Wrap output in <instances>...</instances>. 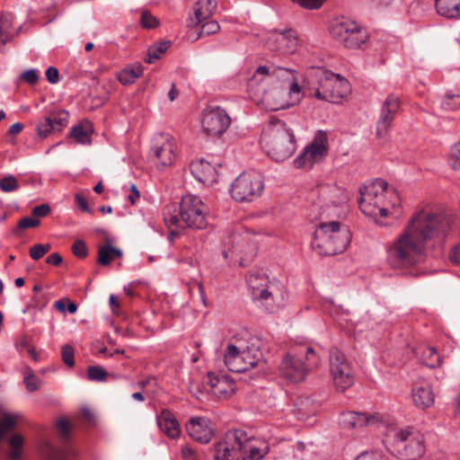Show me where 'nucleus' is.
I'll use <instances>...</instances> for the list:
<instances>
[{
	"label": "nucleus",
	"mask_w": 460,
	"mask_h": 460,
	"mask_svg": "<svg viewBox=\"0 0 460 460\" xmlns=\"http://www.w3.org/2000/svg\"><path fill=\"white\" fill-rule=\"evenodd\" d=\"M448 230V222L440 216L424 210L418 212L388 250L389 264L394 269L414 265L428 243L436 237L445 235Z\"/></svg>",
	"instance_id": "f257e3e1"
},
{
	"label": "nucleus",
	"mask_w": 460,
	"mask_h": 460,
	"mask_svg": "<svg viewBox=\"0 0 460 460\" xmlns=\"http://www.w3.org/2000/svg\"><path fill=\"white\" fill-rule=\"evenodd\" d=\"M206 205L195 195L182 197L180 205L171 203L164 207L163 217L165 226H185L193 229L207 226Z\"/></svg>",
	"instance_id": "f03ea898"
},
{
	"label": "nucleus",
	"mask_w": 460,
	"mask_h": 460,
	"mask_svg": "<svg viewBox=\"0 0 460 460\" xmlns=\"http://www.w3.org/2000/svg\"><path fill=\"white\" fill-rule=\"evenodd\" d=\"M307 79L311 95L321 101L338 103L349 92L347 79L321 66L312 67L308 71Z\"/></svg>",
	"instance_id": "7ed1b4c3"
},
{
	"label": "nucleus",
	"mask_w": 460,
	"mask_h": 460,
	"mask_svg": "<svg viewBox=\"0 0 460 460\" xmlns=\"http://www.w3.org/2000/svg\"><path fill=\"white\" fill-rule=\"evenodd\" d=\"M261 144L268 155L277 162L289 158L296 147L292 129L284 121L277 119L270 120L263 128Z\"/></svg>",
	"instance_id": "20e7f679"
},
{
	"label": "nucleus",
	"mask_w": 460,
	"mask_h": 460,
	"mask_svg": "<svg viewBox=\"0 0 460 460\" xmlns=\"http://www.w3.org/2000/svg\"><path fill=\"white\" fill-rule=\"evenodd\" d=\"M351 234L347 226L338 221L321 223L314 232L313 249L321 256L342 253L349 244Z\"/></svg>",
	"instance_id": "39448f33"
},
{
	"label": "nucleus",
	"mask_w": 460,
	"mask_h": 460,
	"mask_svg": "<svg viewBox=\"0 0 460 460\" xmlns=\"http://www.w3.org/2000/svg\"><path fill=\"white\" fill-rule=\"evenodd\" d=\"M297 356L288 354L279 367L281 374L295 383L304 381L307 373L316 367L320 361L311 347L301 345L297 348Z\"/></svg>",
	"instance_id": "423d86ee"
},
{
	"label": "nucleus",
	"mask_w": 460,
	"mask_h": 460,
	"mask_svg": "<svg viewBox=\"0 0 460 460\" xmlns=\"http://www.w3.org/2000/svg\"><path fill=\"white\" fill-rule=\"evenodd\" d=\"M392 447L393 453L402 460H418L426 450L423 435L412 428L397 430Z\"/></svg>",
	"instance_id": "0eeeda50"
},
{
	"label": "nucleus",
	"mask_w": 460,
	"mask_h": 460,
	"mask_svg": "<svg viewBox=\"0 0 460 460\" xmlns=\"http://www.w3.org/2000/svg\"><path fill=\"white\" fill-rule=\"evenodd\" d=\"M246 282L252 296V298L260 303L268 313H274L279 305L276 304V294L274 286L269 285L268 278L265 274L253 272L248 275Z\"/></svg>",
	"instance_id": "6e6552de"
},
{
	"label": "nucleus",
	"mask_w": 460,
	"mask_h": 460,
	"mask_svg": "<svg viewBox=\"0 0 460 460\" xmlns=\"http://www.w3.org/2000/svg\"><path fill=\"white\" fill-rule=\"evenodd\" d=\"M247 434L241 429L227 431L224 437L215 443L213 447L214 460H238L242 450L246 447Z\"/></svg>",
	"instance_id": "1a4fd4ad"
},
{
	"label": "nucleus",
	"mask_w": 460,
	"mask_h": 460,
	"mask_svg": "<svg viewBox=\"0 0 460 460\" xmlns=\"http://www.w3.org/2000/svg\"><path fill=\"white\" fill-rule=\"evenodd\" d=\"M330 33L334 40L348 49H360L367 40V31L350 20L333 23L331 26Z\"/></svg>",
	"instance_id": "9d476101"
},
{
	"label": "nucleus",
	"mask_w": 460,
	"mask_h": 460,
	"mask_svg": "<svg viewBox=\"0 0 460 460\" xmlns=\"http://www.w3.org/2000/svg\"><path fill=\"white\" fill-rule=\"evenodd\" d=\"M264 185L260 174L243 172L231 184L230 193L238 202L252 201L261 196Z\"/></svg>",
	"instance_id": "9b49d317"
},
{
	"label": "nucleus",
	"mask_w": 460,
	"mask_h": 460,
	"mask_svg": "<svg viewBox=\"0 0 460 460\" xmlns=\"http://www.w3.org/2000/svg\"><path fill=\"white\" fill-rule=\"evenodd\" d=\"M330 367L337 390L344 392L354 384L355 376L352 365L337 348H332L330 350Z\"/></svg>",
	"instance_id": "f8f14e48"
},
{
	"label": "nucleus",
	"mask_w": 460,
	"mask_h": 460,
	"mask_svg": "<svg viewBox=\"0 0 460 460\" xmlns=\"http://www.w3.org/2000/svg\"><path fill=\"white\" fill-rule=\"evenodd\" d=\"M296 76V71L282 66H260L248 82V90L252 91L259 85H265L274 82L288 84Z\"/></svg>",
	"instance_id": "ddd939ff"
},
{
	"label": "nucleus",
	"mask_w": 460,
	"mask_h": 460,
	"mask_svg": "<svg viewBox=\"0 0 460 460\" xmlns=\"http://www.w3.org/2000/svg\"><path fill=\"white\" fill-rule=\"evenodd\" d=\"M230 124L231 118L220 107H209L203 112L201 125L208 135L219 137L226 131Z\"/></svg>",
	"instance_id": "4468645a"
},
{
	"label": "nucleus",
	"mask_w": 460,
	"mask_h": 460,
	"mask_svg": "<svg viewBox=\"0 0 460 460\" xmlns=\"http://www.w3.org/2000/svg\"><path fill=\"white\" fill-rule=\"evenodd\" d=\"M399 108V98L394 94H389L381 107L376 121V135L378 139H385L388 137L394 116L398 112Z\"/></svg>",
	"instance_id": "2eb2a0df"
},
{
	"label": "nucleus",
	"mask_w": 460,
	"mask_h": 460,
	"mask_svg": "<svg viewBox=\"0 0 460 460\" xmlns=\"http://www.w3.org/2000/svg\"><path fill=\"white\" fill-rule=\"evenodd\" d=\"M388 182L377 178L369 184L359 189L360 198L358 206L363 214H373L375 207L371 205V199H384L385 192L387 190Z\"/></svg>",
	"instance_id": "dca6fc26"
},
{
	"label": "nucleus",
	"mask_w": 460,
	"mask_h": 460,
	"mask_svg": "<svg viewBox=\"0 0 460 460\" xmlns=\"http://www.w3.org/2000/svg\"><path fill=\"white\" fill-rule=\"evenodd\" d=\"M186 429L190 437L200 444H208L215 436L214 425L206 417L190 418L186 423Z\"/></svg>",
	"instance_id": "f3484780"
},
{
	"label": "nucleus",
	"mask_w": 460,
	"mask_h": 460,
	"mask_svg": "<svg viewBox=\"0 0 460 460\" xmlns=\"http://www.w3.org/2000/svg\"><path fill=\"white\" fill-rule=\"evenodd\" d=\"M69 114L65 110L52 111L39 121L36 127L40 138H47L54 131H61L67 125Z\"/></svg>",
	"instance_id": "a211bd4d"
},
{
	"label": "nucleus",
	"mask_w": 460,
	"mask_h": 460,
	"mask_svg": "<svg viewBox=\"0 0 460 460\" xmlns=\"http://www.w3.org/2000/svg\"><path fill=\"white\" fill-rule=\"evenodd\" d=\"M250 92L258 96L262 95L263 102L272 111L285 110L294 105V102L288 99L287 89L283 87L267 91L265 85H259Z\"/></svg>",
	"instance_id": "6ab92c4d"
},
{
	"label": "nucleus",
	"mask_w": 460,
	"mask_h": 460,
	"mask_svg": "<svg viewBox=\"0 0 460 460\" xmlns=\"http://www.w3.org/2000/svg\"><path fill=\"white\" fill-rule=\"evenodd\" d=\"M297 36L295 31L289 29L284 31H273L267 40L268 48L272 51L293 53L297 46Z\"/></svg>",
	"instance_id": "aec40b11"
},
{
	"label": "nucleus",
	"mask_w": 460,
	"mask_h": 460,
	"mask_svg": "<svg viewBox=\"0 0 460 460\" xmlns=\"http://www.w3.org/2000/svg\"><path fill=\"white\" fill-rule=\"evenodd\" d=\"M381 421L379 414H367L358 411H343L340 414L339 424L344 429H357L375 425Z\"/></svg>",
	"instance_id": "412c9836"
},
{
	"label": "nucleus",
	"mask_w": 460,
	"mask_h": 460,
	"mask_svg": "<svg viewBox=\"0 0 460 460\" xmlns=\"http://www.w3.org/2000/svg\"><path fill=\"white\" fill-rule=\"evenodd\" d=\"M305 149L314 164L323 161L329 153V143L326 132L322 130L318 131L313 141L305 146Z\"/></svg>",
	"instance_id": "4be33fe9"
},
{
	"label": "nucleus",
	"mask_w": 460,
	"mask_h": 460,
	"mask_svg": "<svg viewBox=\"0 0 460 460\" xmlns=\"http://www.w3.org/2000/svg\"><path fill=\"white\" fill-rule=\"evenodd\" d=\"M190 170L194 178L199 182L212 184L217 181V170L210 163L203 159L191 162Z\"/></svg>",
	"instance_id": "5701e85b"
},
{
	"label": "nucleus",
	"mask_w": 460,
	"mask_h": 460,
	"mask_svg": "<svg viewBox=\"0 0 460 460\" xmlns=\"http://www.w3.org/2000/svg\"><path fill=\"white\" fill-rule=\"evenodd\" d=\"M242 346L228 344L225 352L224 361L231 372L243 373L247 371L246 363L243 359Z\"/></svg>",
	"instance_id": "b1692460"
},
{
	"label": "nucleus",
	"mask_w": 460,
	"mask_h": 460,
	"mask_svg": "<svg viewBox=\"0 0 460 460\" xmlns=\"http://www.w3.org/2000/svg\"><path fill=\"white\" fill-rule=\"evenodd\" d=\"M152 153L158 161V165L169 166L174 162L176 157L175 145L169 138H165L162 143L157 142L154 145Z\"/></svg>",
	"instance_id": "393cba45"
},
{
	"label": "nucleus",
	"mask_w": 460,
	"mask_h": 460,
	"mask_svg": "<svg viewBox=\"0 0 460 460\" xmlns=\"http://www.w3.org/2000/svg\"><path fill=\"white\" fill-rule=\"evenodd\" d=\"M215 0H199L193 6L194 17H190V27L197 26L209 19L217 10Z\"/></svg>",
	"instance_id": "a878e982"
},
{
	"label": "nucleus",
	"mask_w": 460,
	"mask_h": 460,
	"mask_svg": "<svg viewBox=\"0 0 460 460\" xmlns=\"http://www.w3.org/2000/svg\"><path fill=\"white\" fill-rule=\"evenodd\" d=\"M160 429L171 438L180 436V425L174 415L169 410H163L157 416Z\"/></svg>",
	"instance_id": "bb28decb"
},
{
	"label": "nucleus",
	"mask_w": 460,
	"mask_h": 460,
	"mask_svg": "<svg viewBox=\"0 0 460 460\" xmlns=\"http://www.w3.org/2000/svg\"><path fill=\"white\" fill-rule=\"evenodd\" d=\"M411 395L414 404L420 409L429 408L434 403V394L429 386H414Z\"/></svg>",
	"instance_id": "cd10ccee"
},
{
	"label": "nucleus",
	"mask_w": 460,
	"mask_h": 460,
	"mask_svg": "<svg viewBox=\"0 0 460 460\" xmlns=\"http://www.w3.org/2000/svg\"><path fill=\"white\" fill-rule=\"evenodd\" d=\"M435 6L439 15L447 18L460 17V0H436Z\"/></svg>",
	"instance_id": "c85d7f7f"
},
{
	"label": "nucleus",
	"mask_w": 460,
	"mask_h": 460,
	"mask_svg": "<svg viewBox=\"0 0 460 460\" xmlns=\"http://www.w3.org/2000/svg\"><path fill=\"white\" fill-rule=\"evenodd\" d=\"M93 132V125L85 120L74 126L70 130L69 136L78 143L85 145L91 143Z\"/></svg>",
	"instance_id": "c756f323"
},
{
	"label": "nucleus",
	"mask_w": 460,
	"mask_h": 460,
	"mask_svg": "<svg viewBox=\"0 0 460 460\" xmlns=\"http://www.w3.org/2000/svg\"><path fill=\"white\" fill-rule=\"evenodd\" d=\"M122 251L106 243L99 247L97 262L102 266L109 265L115 258H120Z\"/></svg>",
	"instance_id": "7c9ffc66"
},
{
	"label": "nucleus",
	"mask_w": 460,
	"mask_h": 460,
	"mask_svg": "<svg viewBox=\"0 0 460 460\" xmlns=\"http://www.w3.org/2000/svg\"><path fill=\"white\" fill-rule=\"evenodd\" d=\"M144 67L140 64L133 65L122 69L118 74V80L124 85L131 84L136 82L137 78L142 76Z\"/></svg>",
	"instance_id": "2f4dec72"
},
{
	"label": "nucleus",
	"mask_w": 460,
	"mask_h": 460,
	"mask_svg": "<svg viewBox=\"0 0 460 460\" xmlns=\"http://www.w3.org/2000/svg\"><path fill=\"white\" fill-rule=\"evenodd\" d=\"M420 360L421 364L435 368L441 365V358L434 347H424L421 349Z\"/></svg>",
	"instance_id": "473e14b6"
},
{
	"label": "nucleus",
	"mask_w": 460,
	"mask_h": 460,
	"mask_svg": "<svg viewBox=\"0 0 460 460\" xmlns=\"http://www.w3.org/2000/svg\"><path fill=\"white\" fill-rule=\"evenodd\" d=\"M171 46V41H161L156 42L150 46L147 50L145 61L148 64H152L158 60L163 54H164Z\"/></svg>",
	"instance_id": "72a5a7b5"
},
{
	"label": "nucleus",
	"mask_w": 460,
	"mask_h": 460,
	"mask_svg": "<svg viewBox=\"0 0 460 460\" xmlns=\"http://www.w3.org/2000/svg\"><path fill=\"white\" fill-rule=\"evenodd\" d=\"M246 447L242 450L243 460H261L269 452V447L264 446L263 448H259L254 446H250L248 439L245 442Z\"/></svg>",
	"instance_id": "f704fd0d"
},
{
	"label": "nucleus",
	"mask_w": 460,
	"mask_h": 460,
	"mask_svg": "<svg viewBox=\"0 0 460 460\" xmlns=\"http://www.w3.org/2000/svg\"><path fill=\"white\" fill-rule=\"evenodd\" d=\"M24 439L21 434H15L8 439V445L11 447L8 457L12 460H19L22 456V447Z\"/></svg>",
	"instance_id": "c9c22d12"
},
{
	"label": "nucleus",
	"mask_w": 460,
	"mask_h": 460,
	"mask_svg": "<svg viewBox=\"0 0 460 460\" xmlns=\"http://www.w3.org/2000/svg\"><path fill=\"white\" fill-rule=\"evenodd\" d=\"M204 385L209 386L210 392L213 393L218 386H230L232 384L226 376H218L213 373H208L203 381Z\"/></svg>",
	"instance_id": "e433bc0d"
},
{
	"label": "nucleus",
	"mask_w": 460,
	"mask_h": 460,
	"mask_svg": "<svg viewBox=\"0 0 460 460\" xmlns=\"http://www.w3.org/2000/svg\"><path fill=\"white\" fill-rule=\"evenodd\" d=\"M12 27L13 25L10 19L4 16L0 18V42L2 45H5L12 40Z\"/></svg>",
	"instance_id": "4c0bfd02"
},
{
	"label": "nucleus",
	"mask_w": 460,
	"mask_h": 460,
	"mask_svg": "<svg viewBox=\"0 0 460 460\" xmlns=\"http://www.w3.org/2000/svg\"><path fill=\"white\" fill-rule=\"evenodd\" d=\"M87 379L94 382L106 381L109 376L108 372L100 366H90L87 367Z\"/></svg>",
	"instance_id": "58836bf2"
},
{
	"label": "nucleus",
	"mask_w": 460,
	"mask_h": 460,
	"mask_svg": "<svg viewBox=\"0 0 460 460\" xmlns=\"http://www.w3.org/2000/svg\"><path fill=\"white\" fill-rule=\"evenodd\" d=\"M441 107L446 111L460 109V93H447L441 102Z\"/></svg>",
	"instance_id": "ea45409f"
},
{
	"label": "nucleus",
	"mask_w": 460,
	"mask_h": 460,
	"mask_svg": "<svg viewBox=\"0 0 460 460\" xmlns=\"http://www.w3.org/2000/svg\"><path fill=\"white\" fill-rule=\"evenodd\" d=\"M23 383L28 392L32 393L40 388L42 381L31 370L30 373L24 376Z\"/></svg>",
	"instance_id": "a19ab883"
},
{
	"label": "nucleus",
	"mask_w": 460,
	"mask_h": 460,
	"mask_svg": "<svg viewBox=\"0 0 460 460\" xmlns=\"http://www.w3.org/2000/svg\"><path fill=\"white\" fill-rule=\"evenodd\" d=\"M294 165L297 169L310 170L313 168L314 164L309 158V154L305 148L304 151L294 160Z\"/></svg>",
	"instance_id": "79ce46f5"
},
{
	"label": "nucleus",
	"mask_w": 460,
	"mask_h": 460,
	"mask_svg": "<svg viewBox=\"0 0 460 460\" xmlns=\"http://www.w3.org/2000/svg\"><path fill=\"white\" fill-rule=\"evenodd\" d=\"M61 358L65 365L69 367L75 366V350L69 344H65L61 347Z\"/></svg>",
	"instance_id": "37998d69"
},
{
	"label": "nucleus",
	"mask_w": 460,
	"mask_h": 460,
	"mask_svg": "<svg viewBox=\"0 0 460 460\" xmlns=\"http://www.w3.org/2000/svg\"><path fill=\"white\" fill-rule=\"evenodd\" d=\"M51 249L49 243L41 244L38 243L30 248V256L35 261L41 259Z\"/></svg>",
	"instance_id": "c03bdc74"
},
{
	"label": "nucleus",
	"mask_w": 460,
	"mask_h": 460,
	"mask_svg": "<svg viewBox=\"0 0 460 460\" xmlns=\"http://www.w3.org/2000/svg\"><path fill=\"white\" fill-rule=\"evenodd\" d=\"M18 181L13 175L4 177L0 180V190L4 192H11L18 190Z\"/></svg>",
	"instance_id": "a18cd8bd"
},
{
	"label": "nucleus",
	"mask_w": 460,
	"mask_h": 460,
	"mask_svg": "<svg viewBox=\"0 0 460 460\" xmlns=\"http://www.w3.org/2000/svg\"><path fill=\"white\" fill-rule=\"evenodd\" d=\"M71 250L73 254L78 259H84L88 255V248L86 243L81 239L75 241Z\"/></svg>",
	"instance_id": "49530a36"
},
{
	"label": "nucleus",
	"mask_w": 460,
	"mask_h": 460,
	"mask_svg": "<svg viewBox=\"0 0 460 460\" xmlns=\"http://www.w3.org/2000/svg\"><path fill=\"white\" fill-rule=\"evenodd\" d=\"M140 23L146 29H154L159 25V21L151 13L145 10L141 13Z\"/></svg>",
	"instance_id": "de8ad7c7"
},
{
	"label": "nucleus",
	"mask_w": 460,
	"mask_h": 460,
	"mask_svg": "<svg viewBox=\"0 0 460 460\" xmlns=\"http://www.w3.org/2000/svg\"><path fill=\"white\" fill-rule=\"evenodd\" d=\"M242 352H243V356H242L243 359H244L243 361L246 363L247 371L249 369L256 367L261 362V360L262 358L261 350L254 349L253 352H255V355H253V356H249L248 354H245V351H242Z\"/></svg>",
	"instance_id": "09e8293b"
},
{
	"label": "nucleus",
	"mask_w": 460,
	"mask_h": 460,
	"mask_svg": "<svg viewBox=\"0 0 460 460\" xmlns=\"http://www.w3.org/2000/svg\"><path fill=\"white\" fill-rule=\"evenodd\" d=\"M40 220L36 217H22L18 222V225H17L16 228L14 229V234H18V232L22 229L36 227L40 225Z\"/></svg>",
	"instance_id": "8fccbe9b"
},
{
	"label": "nucleus",
	"mask_w": 460,
	"mask_h": 460,
	"mask_svg": "<svg viewBox=\"0 0 460 460\" xmlns=\"http://www.w3.org/2000/svg\"><path fill=\"white\" fill-rule=\"evenodd\" d=\"M260 340L257 338H251L247 344L241 343L238 346H242V351H245V354L249 356L255 355L254 349L261 350Z\"/></svg>",
	"instance_id": "3c124183"
},
{
	"label": "nucleus",
	"mask_w": 460,
	"mask_h": 460,
	"mask_svg": "<svg viewBox=\"0 0 460 460\" xmlns=\"http://www.w3.org/2000/svg\"><path fill=\"white\" fill-rule=\"evenodd\" d=\"M300 93H301V87L296 81V76H295L294 79L288 83L287 96L288 97V99H293L294 96L296 95V97L291 102L295 103L296 102L299 101Z\"/></svg>",
	"instance_id": "603ef678"
},
{
	"label": "nucleus",
	"mask_w": 460,
	"mask_h": 460,
	"mask_svg": "<svg viewBox=\"0 0 460 460\" xmlns=\"http://www.w3.org/2000/svg\"><path fill=\"white\" fill-rule=\"evenodd\" d=\"M220 30V25L216 21H208L202 24L200 29L199 36L207 35L209 36L211 34L217 33Z\"/></svg>",
	"instance_id": "864d4df0"
},
{
	"label": "nucleus",
	"mask_w": 460,
	"mask_h": 460,
	"mask_svg": "<svg viewBox=\"0 0 460 460\" xmlns=\"http://www.w3.org/2000/svg\"><path fill=\"white\" fill-rule=\"evenodd\" d=\"M354 460H387V457L378 451H365L358 455Z\"/></svg>",
	"instance_id": "5fc2aeb1"
},
{
	"label": "nucleus",
	"mask_w": 460,
	"mask_h": 460,
	"mask_svg": "<svg viewBox=\"0 0 460 460\" xmlns=\"http://www.w3.org/2000/svg\"><path fill=\"white\" fill-rule=\"evenodd\" d=\"M21 79L31 85L35 84L39 80V72L36 69H29L21 75Z\"/></svg>",
	"instance_id": "6e6d98bb"
},
{
	"label": "nucleus",
	"mask_w": 460,
	"mask_h": 460,
	"mask_svg": "<svg viewBox=\"0 0 460 460\" xmlns=\"http://www.w3.org/2000/svg\"><path fill=\"white\" fill-rule=\"evenodd\" d=\"M57 428L59 430L64 439H68L70 437V424L66 419H60L57 422Z\"/></svg>",
	"instance_id": "4d7b16f0"
},
{
	"label": "nucleus",
	"mask_w": 460,
	"mask_h": 460,
	"mask_svg": "<svg viewBox=\"0 0 460 460\" xmlns=\"http://www.w3.org/2000/svg\"><path fill=\"white\" fill-rule=\"evenodd\" d=\"M166 226L169 229L168 240L171 243H172L176 238H178L181 235V232L186 227L184 225L183 226Z\"/></svg>",
	"instance_id": "13d9d810"
},
{
	"label": "nucleus",
	"mask_w": 460,
	"mask_h": 460,
	"mask_svg": "<svg viewBox=\"0 0 460 460\" xmlns=\"http://www.w3.org/2000/svg\"><path fill=\"white\" fill-rule=\"evenodd\" d=\"M75 200L82 211L92 213V209L89 208L87 200L83 194L76 193L75 195Z\"/></svg>",
	"instance_id": "bf43d9fd"
},
{
	"label": "nucleus",
	"mask_w": 460,
	"mask_h": 460,
	"mask_svg": "<svg viewBox=\"0 0 460 460\" xmlns=\"http://www.w3.org/2000/svg\"><path fill=\"white\" fill-rule=\"evenodd\" d=\"M47 80L50 84H57L59 81V72L54 66H49L46 71Z\"/></svg>",
	"instance_id": "052dcab7"
},
{
	"label": "nucleus",
	"mask_w": 460,
	"mask_h": 460,
	"mask_svg": "<svg viewBox=\"0 0 460 460\" xmlns=\"http://www.w3.org/2000/svg\"><path fill=\"white\" fill-rule=\"evenodd\" d=\"M50 213V207L48 204H41L36 206L32 209V215L34 217H46Z\"/></svg>",
	"instance_id": "680f3d73"
},
{
	"label": "nucleus",
	"mask_w": 460,
	"mask_h": 460,
	"mask_svg": "<svg viewBox=\"0 0 460 460\" xmlns=\"http://www.w3.org/2000/svg\"><path fill=\"white\" fill-rule=\"evenodd\" d=\"M449 259L452 263L460 265V243L452 247L449 253Z\"/></svg>",
	"instance_id": "e2e57ef3"
},
{
	"label": "nucleus",
	"mask_w": 460,
	"mask_h": 460,
	"mask_svg": "<svg viewBox=\"0 0 460 460\" xmlns=\"http://www.w3.org/2000/svg\"><path fill=\"white\" fill-rule=\"evenodd\" d=\"M182 457L186 460H197V452L189 446H185L181 448Z\"/></svg>",
	"instance_id": "0e129e2a"
},
{
	"label": "nucleus",
	"mask_w": 460,
	"mask_h": 460,
	"mask_svg": "<svg viewBox=\"0 0 460 460\" xmlns=\"http://www.w3.org/2000/svg\"><path fill=\"white\" fill-rule=\"evenodd\" d=\"M62 256L58 252L49 254L46 259V262L53 266H59L62 263Z\"/></svg>",
	"instance_id": "69168bd1"
},
{
	"label": "nucleus",
	"mask_w": 460,
	"mask_h": 460,
	"mask_svg": "<svg viewBox=\"0 0 460 460\" xmlns=\"http://www.w3.org/2000/svg\"><path fill=\"white\" fill-rule=\"evenodd\" d=\"M131 194L128 195V201L134 205L136 203V200L139 198V191L137 190V188L135 184L131 185L130 187Z\"/></svg>",
	"instance_id": "338daca9"
},
{
	"label": "nucleus",
	"mask_w": 460,
	"mask_h": 460,
	"mask_svg": "<svg viewBox=\"0 0 460 460\" xmlns=\"http://www.w3.org/2000/svg\"><path fill=\"white\" fill-rule=\"evenodd\" d=\"M455 157L460 158V140L451 146L450 160H454Z\"/></svg>",
	"instance_id": "774afa93"
}]
</instances>
